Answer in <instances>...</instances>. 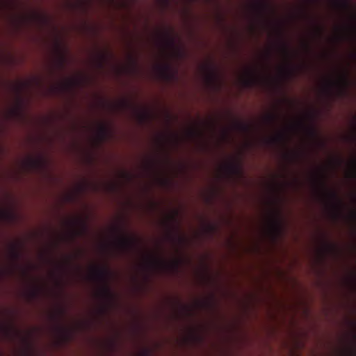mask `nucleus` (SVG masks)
Returning a JSON list of instances; mask_svg holds the SVG:
<instances>
[{
  "label": "nucleus",
  "mask_w": 356,
  "mask_h": 356,
  "mask_svg": "<svg viewBox=\"0 0 356 356\" xmlns=\"http://www.w3.org/2000/svg\"><path fill=\"white\" fill-rule=\"evenodd\" d=\"M111 271L107 267H93L92 269V277L102 283L100 295L105 299H111L113 294L108 285V280Z\"/></svg>",
  "instance_id": "f257e3e1"
},
{
  "label": "nucleus",
  "mask_w": 356,
  "mask_h": 356,
  "mask_svg": "<svg viewBox=\"0 0 356 356\" xmlns=\"http://www.w3.org/2000/svg\"><path fill=\"white\" fill-rule=\"evenodd\" d=\"M318 181L323 188V190L325 192L327 197L332 200V205L336 212L338 213L341 211V208L342 206V202L341 199L339 197L337 193L335 191L330 190L326 185L325 182V175L324 171H321L318 175Z\"/></svg>",
  "instance_id": "f03ea898"
},
{
  "label": "nucleus",
  "mask_w": 356,
  "mask_h": 356,
  "mask_svg": "<svg viewBox=\"0 0 356 356\" xmlns=\"http://www.w3.org/2000/svg\"><path fill=\"white\" fill-rule=\"evenodd\" d=\"M350 81L348 79L347 72H344L339 76V79L335 81H330L326 86V90L330 93L332 87H336L337 89V95L339 97H344L347 95Z\"/></svg>",
  "instance_id": "7ed1b4c3"
},
{
  "label": "nucleus",
  "mask_w": 356,
  "mask_h": 356,
  "mask_svg": "<svg viewBox=\"0 0 356 356\" xmlns=\"http://www.w3.org/2000/svg\"><path fill=\"white\" fill-rule=\"evenodd\" d=\"M269 229L274 238L278 237L282 233L283 223L279 213H275L273 216Z\"/></svg>",
  "instance_id": "20e7f679"
},
{
  "label": "nucleus",
  "mask_w": 356,
  "mask_h": 356,
  "mask_svg": "<svg viewBox=\"0 0 356 356\" xmlns=\"http://www.w3.org/2000/svg\"><path fill=\"white\" fill-rule=\"evenodd\" d=\"M204 70L206 71V81L212 86H216L219 79V74L218 70L213 64H208L205 66Z\"/></svg>",
  "instance_id": "39448f33"
},
{
  "label": "nucleus",
  "mask_w": 356,
  "mask_h": 356,
  "mask_svg": "<svg viewBox=\"0 0 356 356\" xmlns=\"http://www.w3.org/2000/svg\"><path fill=\"white\" fill-rule=\"evenodd\" d=\"M136 245V239L129 236H122L117 241L118 248L123 251L127 252L133 248Z\"/></svg>",
  "instance_id": "423d86ee"
},
{
  "label": "nucleus",
  "mask_w": 356,
  "mask_h": 356,
  "mask_svg": "<svg viewBox=\"0 0 356 356\" xmlns=\"http://www.w3.org/2000/svg\"><path fill=\"white\" fill-rule=\"evenodd\" d=\"M179 261L176 260L172 262L170 265H168L164 261L161 259H151L148 262L149 267H161V268H171L177 270L179 267Z\"/></svg>",
  "instance_id": "0eeeda50"
},
{
  "label": "nucleus",
  "mask_w": 356,
  "mask_h": 356,
  "mask_svg": "<svg viewBox=\"0 0 356 356\" xmlns=\"http://www.w3.org/2000/svg\"><path fill=\"white\" fill-rule=\"evenodd\" d=\"M225 170L232 176H239L242 174V166L240 161L228 163L225 166Z\"/></svg>",
  "instance_id": "6e6552de"
},
{
  "label": "nucleus",
  "mask_w": 356,
  "mask_h": 356,
  "mask_svg": "<svg viewBox=\"0 0 356 356\" xmlns=\"http://www.w3.org/2000/svg\"><path fill=\"white\" fill-rule=\"evenodd\" d=\"M159 70L162 78L165 80H171L175 76V72L170 64H165L159 66Z\"/></svg>",
  "instance_id": "1a4fd4ad"
},
{
  "label": "nucleus",
  "mask_w": 356,
  "mask_h": 356,
  "mask_svg": "<svg viewBox=\"0 0 356 356\" xmlns=\"http://www.w3.org/2000/svg\"><path fill=\"white\" fill-rule=\"evenodd\" d=\"M97 135L101 142L105 141L110 137L111 129L107 125L102 124L98 127Z\"/></svg>",
  "instance_id": "9d476101"
},
{
  "label": "nucleus",
  "mask_w": 356,
  "mask_h": 356,
  "mask_svg": "<svg viewBox=\"0 0 356 356\" xmlns=\"http://www.w3.org/2000/svg\"><path fill=\"white\" fill-rule=\"evenodd\" d=\"M254 8L261 16L264 17L269 8V5L264 0H257L254 4Z\"/></svg>",
  "instance_id": "9b49d317"
},
{
  "label": "nucleus",
  "mask_w": 356,
  "mask_h": 356,
  "mask_svg": "<svg viewBox=\"0 0 356 356\" xmlns=\"http://www.w3.org/2000/svg\"><path fill=\"white\" fill-rule=\"evenodd\" d=\"M256 77L255 74L252 71H248V76L244 80V84L246 86L250 87L255 83Z\"/></svg>",
  "instance_id": "f8f14e48"
},
{
  "label": "nucleus",
  "mask_w": 356,
  "mask_h": 356,
  "mask_svg": "<svg viewBox=\"0 0 356 356\" xmlns=\"http://www.w3.org/2000/svg\"><path fill=\"white\" fill-rule=\"evenodd\" d=\"M335 3L338 7L345 10H350L352 8L349 0H339L335 1Z\"/></svg>",
  "instance_id": "ddd939ff"
},
{
  "label": "nucleus",
  "mask_w": 356,
  "mask_h": 356,
  "mask_svg": "<svg viewBox=\"0 0 356 356\" xmlns=\"http://www.w3.org/2000/svg\"><path fill=\"white\" fill-rule=\"evenodd\" d=\"M10 257L15 261H18L21 257V252L16 245H13L11 247Z\"/></svg>",
  "instance_id": "4468645a"
},
{
  "label": "nucleus",
  "mask_w": 356,
  "mask_h": 356,
  "mask_svg": "<svg viewBox=\"0 0 356 356\" xmlns=\"http://www.w3.org/2000/svg\"><path fill=\"white\" fill-rule=\"evenodd\" d=\"M58 330L60 334V336H61V338L63 340L68 341L70 339L71 333L67 329H66L63 327L59 326L58 327Z\"/></svg>",
  "instance_id": "2eb2a0df"
},
{
  "label": "nucleus",
  "mask_w": 356,
  "mask_h": 356,
  "mask_svg": "<svg viewBox=\"0 0 356 356\" xmlns=\"http://www.w3.org/2000/svg\"><path fill=\"white\" fill-rule=\"evenodd\" d=\"M325 249L327 252H334L337 250V246L333 243L325 241Z\"/></svg>",
  "instance_id": "dca6fc26"
},
{
  "label": "nucleus",
  "mask_w": 356,
  "mask_h": 356,
  "mask_svg": "<svg viewBox=\"0 0 356 356\" xmlns=\"http://www.w3.org/2000/svg\"><path fill=\"white\" fill-rule=\"evenodd\" d=\"M277 119V116L275 114L270 113L266 116V120L270 124H274Z\"/></svg>",
  "instance_id": "f3484780"
},
{
  "label": "nucleus",
  "mask_w": 356,
  "mask_h": 356,
  "mask_svg": "<svg viewBox=\"0 0 356 356\" xmlns=\"http://www.w3.org/2000/svg\"><path fill=\"white\" fill-rule=\"evenodd\" d=\"M39 290L37 288L33 289L29 292V297L30 299L36 298L38 296Z\"/></svg>",
  "instance_id": "a211bd4d"
},
{
  "label": "nucleus",
  "mask_w": 356,
  "mask_h": 356,
  "mask_svg": "<svg viewBox=\"0 0 356 356\" xmlns=\"http://www.w3.org/2000/svg\"><path fill=\"white\" fill-rule=\"evenodd\" d=\"M307 130L312 137L316 138L317 136L316 129L314 127H309Z\"/></svg>",
  "instance_id": "6ab92c4d"
},
{
  "label": "nucleus",
  "mask_w": 356,
  "mask_h": 356,
  "mask_svg": "<svg viewBox=\"0 0 356 356\" xmlns=\"http://www.w3.org/2000/svg\"><path fill=\"white\" fill-rule=\"evenodd\" d=\"M351 165L353 167V171L350 173V176L353 179H356V159H353L351 162Z\"/></svg>",
  "instance_id": "aec40b11"
},
{
  "label": "nucleus",
  "mask_w": 356,
  "mask_h": 356,
  "mask_svg": "<svg viewBox=\"0 0 356 356\" xmlns=\"http://www.w3.org/2000/svg\"><path fill=\"white\" fill-rule=\"evenodd\" d=\"M284 138V135L282 134H279L276 137L272 138L269 140L270 143H276L279 141H282Z\"/></svg>",
  "instance_id": "412c9836"
},
{
  "label": "nucleus",
  "mask_w": 356,
  "mask_h": 356,
  "mask_svg": "<svg viewBox=\"0 0 356 356\" xmlns=\"http://www.w3.org/2000/svg\"><path fill=\"white\" fill-rule=\"evenodd\" d=\"M238 128L243 131H248L249 129V127L247 124L242 123V122H238L237 123Z\"/></svg>",
  "instance_id": "4be33fe9"
},
{
  "label": "nucleus",
  "mask_w": 356,
  "mask_h": 356,
  "mask_svg": "<svg viewBox=\"0 0 356 356\" xmlns=\"http://www.w3.org/2000/svg\"><path fill=\"white\" fill-rule=\"evenodd\" d=\"M282 50L283 53L285 54L286 56L289 57L290 51H289V47H288L287 44H282Z\"/></svg>",
  "instance_id": "5701e85b"
},
{
  "label": "nucleus",
  "mask_w": 356,
  "mask_h": 356,
  "mask_svg": "<svg viewBox=\"0 0 356 356\" xmlns=\"http://www.w3.org/2000/svg\"><path fill=\"white\" fill-rule=\"evenodd\" d=\"M349 29L351 31L353 37L355 38H356V24L355 23L353 24L350 26Z\"/></svg>",
  "instance_id": "b1692460"
},
{
  "label": "nucleus",
  "mask_w": 356,
  "mask_h": 356,
  "mask_svg": "<svg viewBox=\"0 0 356 356\" xmlns=\"http://www.w3.org/2000/svg\"><path fill=\"white\" fill-rule=\"evenodd\" d=\"M166 38H167L168 44L170 46H174V44H175L174 39L172 37H170L168 34L166 35Z\"/></svg>",
  "instance_id": "393cba45"
},
{
  "label": "nucleus",
  "mask_w": 356,
  "mask_h": 356,
  "mask_svg": "<svg viewBox=\"0 0 356 356\" xmlns=\"http://www.w3.org/2000/svg\"><path fill=\"white\" fill-rule=\"evenodd\" d=\"M65 63V57L64 56H60V58L58 60V65L60 67H63Z\"/></svg>",
  "instance_id": "a878e982"
},
{
  "label": "nucleus",
  "mask_w": 356,
  "mask_h": 356,
  "mask_svg": "<svg viewBox=\"0 0 356 356\" xmlns=\"http://www.w3.org/2000/svg\"><path fill=\"white\" fill-rule=\"evenodd\" d=\"M65 314V310L63 309H59V312H58V315H56V316H54V318L55 319H58L61 316H63Z\"/></svg>",
  "instance_id": "bb28decb"
},
{
  "label": "nucleus",
  "mask_w": 356,
  "mask_h": 356,
  "mask_svg": "<svg viewBox=\"0 0 356 356\" xmlns=\"http://www.w3.org/2000/svg\"><path fill=\"white\" fill-rule=\"evenodd\" d=\"M176 221L175 216H172L169 218V222H167V225L170 226V222H175Z\"/></svg>",
  "instance_id": "cd10ccee"
},
{
  "label": "nucleus",
  "mask_w": 356,
  "mask_h": 356,
  "mask_svg": "<svg viewBox=\"0 0 356 356\" xmlns=\"http://www.w3.org/2000/svg\"><path fill=\"white\" fill-rule=\"evenodd\" d=\"M348 354L351 356H356V350L354 348H350L348 350Z\"/></svg>",
  "instance_id": "c85d7f7f"
},
{
  "label": "nucleus",
  "mask_w": 356,
  "mask_h": 356,
  "mask_svg": "<svg viewBox=\"0 0 356 356\" xmlns=\"http://www.w3.org/2000/svg\"><path fill=\"white\" fill-rule=\"evenodd\" d=\"M105 59H106V56H105V55H102V56H101L100 60H99V62H98V64H99V67H102V65H103V61H104V60H105Z\"/></svg>",
  "instance_id": "c756f323"
},
{
  "label": "nucleus",
  "mask_w": 356,
  "mask_h": 356,
  "mask_svg": "<svg viewBox=\"0 0 356 356\" xmlns=\"http://www.w3.org/2000/svg\"><path fill=\"white\" fill-rule=\"evenodd\" d=\"M13 113H14L15 115H19V114H20V110H19V108L16 109V110H14V111H13Z\"/></svg>",
  "instance_id": "7c9ffc66"
},
{
  "label": "nucleus",
  "mask_w": 356,
  "mask_h": 356,
  "mask_svg": "<svg viewBox=\"0 0 356 356\" xmlns=\"http://www.w3.org/2000/svg\"><path fill=\"white\" fill-rule=\"evenodd\" d=\"M209 231L213 232L216 229V227L213 225L209 226Z\"/></svg>",
  "instance_id": "2f4dec72"
},
{
  "label": "nucleus",
  "mask_w": 356,
  "mask_h": 356,
  "mask_svg": "<svg viewBox=\"0 0 356 356\" xmlns=\"http://www.w3.org/2000/svg\"><path fill=\"white\" fill-rule=\"evenodd\" d=\"M317 33L318 35H321V33H322V28L321 27H318L317 28Z\"/></svg>",
  "instance_id": "473e14b6"
},
{
  "label": "nucleus",
  "mask_w": 356,
  "mask_h": 356,
  "mask_svg": "<svg viewBox=\"0 0 356 356\" xmlns=\"http://www.w3.org/2000/svg\"><path fill=\"white\" fill-rule=\"evenodd\" d=\"M305 47H306L307 50L310 51V47H309V44L306 43Z\"/></svg>",
  "instance_id": "72a5a7b5"
},
{
  "label": "nucleus",
  "mask_w": 356,
  "mask_h": 356,
  "mask_svg": "<svg viewBox=\"0 0 356 356\" xmlns=\"http://www.w3.org/2000/svg\"><path fill=\"white\" fill-rule=\"evenodd\" d=\"M32 164H33V165H37L38 164V161H32Z\"/></svg>",
  "instance_id": "f704fd0d"
},
{
  "label": "nucleus",
  "mask_w": 356,
  "mask_h": 356,
  "mask_svg": "<svg viewBox=\"0 0 356 356\" xmlns=\"http://www.w3.org/2000/svg\"><path fill=\"white\" fill-rule=\"evenodd\" d=\"M287 72H288L289 74H293V70H291V69H290V70H287Z\"/></svg>",
  "instance_id": "c9c22d12"
},
{
  "label": "nucleus",
  "mask_w": 356,
  "mask_h": 356,
  "mask_svg": "<svg viewBox=\"0 0 356 356\" xmlns=\"http://www.w3.org/2000/svg\"><path fill=\"white\" fill-rule=\"evenodd\" d=\"M165 4H168L170 0H163Z\"/></svg>",
  "instance_id": "e433bc0d"
},
{
  "label": "nucleus",
  "mask_w": 356,
  "mask_h": 356,
  "mask_svg": "<svg viewBox=\"0 0 356 356\" xmlns=\"http://www.w3.org/2000/svg\"><path fill=\"white\" fill-rule=\"evenodd\" d=\"M353 218H356V213H355V212H353Z\"/></svg>",
  "instance_id": "4c0bfd02"
},
{
  "label": "nucleus",
  "mask_w": 356,
  "mask_h": 356,
  "mask_svg": "<svg viewBox=\"0 0 356 356\" xmlns=\"http://www.w3.org/2000/svg\"><path fill=\"white\" fill-rule=\"evenodd\" d=\"M145 118H146L145 115H141V119L142 120H144Z\"/></svg>",
  "instance_id": "58836bf2"
},
{
  "label": "nucleus",
  "mask_w": 356,
  "mask_h": 356,
  "mask_svg": "<svg viewBox=\"0 0 356 356\" xmlns=\"http://www.w3.org/2000/svg\"><path fill=\"white\" fill-rule=\"evenodd\" d=\"M127 104H128V103H127V102H124V103H123V106H127Z\"/></svg>",
  "instance_id": "ea45409f"
},
{
  "label": "nucleus",
  "mask_w": 356,
  "mask_h": 356,
  "mask_svg": "<svg viewBox=\"0 0 356 356\" xmlns=\"http://www.w3.org/2000/svg\"><path fill=\"white\" fill-rule=\"evenodd\" d=\"M26 355V356H31L30 354H29V353H27Z\"/></svg>",
  "instance_id": "a19ab883"
}]
</instances>
